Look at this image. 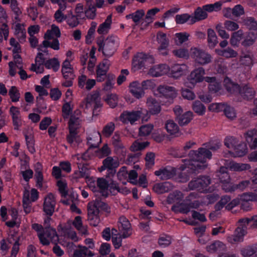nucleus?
Wrapping results in <instances>:
<instances>
[{
  "label": "nucleus",
  "mask_w": 257,
  "mask_h": 257,
  "mask_svg": "<svg viewBox=\"0 0 257 257\" xmlns=\"http://www.w3.org/2000/svg\"><path fill=\"white\" fill-rule=\"evenodd\" d=\"M118 228L122 238L129 237L132 234V228L129 220L124 216L119 218Z\"/></svg>",
  "instance_id": "nucleus-17"
},
{
  "label": "nucleus",
  "mask_w": 257,
  "mask_h": 257,
  "mask_svg": "<svg viewBox=\"0 0 257 257\" xmlns=\"http://www.w3.org/2000/svg\"><path fill=\"white\" fill-rule=\"evenodd\" d=\"M95 84V79H88L86 75H82L78 78V86L81 88H85L87 90H90Z\"/></svg>",
  "instance_id": "nucleus-24"
},
{
  "label": "nucleus",
  "mask_w": 257,
  "mask_h": 257,
  "mask_svg": "<svg viewBox=\"0 0 257 257\" xmlns=\"http://www.w3.org/2000/svg\"><path fill=\"white\" fill-rule=\"evenodd\" d=\"M88 186L94 192L98 193L96 195L101 196L104 198L108 196V184L107 181L104 178H99L96 182H90Z\"/></svg>",
  "instance_id": "nucleus-10"
},
{
  "label": "nucleus",
  "mask_w": 257,
  "mask_h": 257,
  "mask_svg": "<svg viewBox=\"0 0 257 257\" xmlns=\"http://www.w3.org/2000/svg\"><path fill=\"white\" fill-rule=\"evenodd\" d=\"M189 34L185 33H178L175 34V43L177 45H181L188 40Z\"/></svg>",
  "instance_id": "nucleus-58"
},
{
  "label": "nucleus",
  "mask_w": 257,
  "mask_h": 257,
  "mask_svg": "<svg viewBox=\"0 0 257 257\" xmlns=\"http://www.w3.org/2000/svg\"><path fill=\"white\" fill-rule=\"evenodd\" d=\"M243 32L242 30H239L232 33L230 38V44L233 46H238L240 41L243 40Z\"/></svg>",
  "instance_id": "nucleus-45"
},
{
  "label": "nucleus",
  "mask_w": 257,
  "mask_h": 257,
  "mask_svg": "<svg viewBox=\"0 0 257 257\" xmlns=\"http://www.w3.org/2000/svg\"><path fill=\"white\" fill-rule=\"evenodd\" d=\"M78 164L79 170L76 171L74 174L73 177L75 179H79L81 178H87L88 177V170L87 169V164L81 162L77 163Z\"/></svg>",
  "instance_id": "nucleus-31"
},
{
  "label": "nucleus",
  "mask_w": 257,
  "mask_h": 257,
  "mask_svg": "<svg viewBox=\"0 0 257 257\" xmlns=\"http://www.w3.org/2000/svg\"><path fill=\"white\" fill-rule=\"evenodd\" d=\"M39 238L41 243L45 245L50 244L49 240L51 241H56L58 239V236L57 234L55 229L53 228H49L45 229L43 232H40L38 234Z\"/></svg>",
  "instance_id": "nucleus-15"
},
{
  "label": "nucleus",
  "mask_w": 257,
  "mask_h": 257,
  "mask_svg": "<svg viewBox=\"0 0 257 257\" xmlns=\"http://www.w3.org/2000/svg\"><path fill=\"white\" fill-rule=\"evenodd\" d=\"M226 183L227 182H226ZM250 184V182L249 180H243L240 182L238 184L228 185V186L226 184V192H232L237 190L243 191L249 186Z\"/></svg>",
  "instance_id": "nucleus-33"
},
{
  "label": "nucleus",
  "mask_w": 257,
  "mask_h": 257,
  "mask_svg": "<svg viewBox=\"0 0 257 257\" xmlns=\"http://www.w3.org/2000/svg\"><path fill=\"white\" fill-rule=\"evenodd\" d=\"M80 119L78 116L71 115L68 122L69 130H76L80 127Z\"/></svg>",
  "instance_id": "nucleus-56"
},
{
  "label": "nucleus",
  "mask_w": 257,
  "mask_h": 257,
  "mask_svg": "<svg viewBox=\"0 0 257 257\" xmlns=\"http://www.w3.org/2000/svg\"><path fill=\"white\" fill-rule=\"evenodd\" d=\"M240 201H247L249 202L256 201L257 193L253 192H246L240 196Z\"/></svg>",
  "instance_id": "nucleus-57"
},
{
  "label": "nucleus",
  "mask_w": 257,
  "mask_h": 257,
  "mask_svg": "<svg viewBox=\"0 0 257 257\" xmlns=\"http://www.w3.org/2000/svg\"><path fill=\"white\" fill-rule=\"evenodd\" d=\"M24 136L28 150L31 154H34L36 152V149L33 134L31 132L24 133Z\"/></svg>",
  "instance_id": "nucleus-38"
},
{
  "label": "nucleus",
  "mask_w": 257,
  "mask_h": 257,
  "mask_svg": "<svg viewBox=\"0 0 257 257\" xmlns=\"http://www.w3.org/2000/svg\"><path fill=\"white\" fill-rule=\"evenodd\" d=\"M149 144V143L148 142L142 143L137 140L133 143L130 147V150L133 152L140 151L145 149Z\"/></svg>",
  "instance_id": "nucleus-60"
},
{
  "label": "nucleus",
  "mask_w": 257,
  "mask_h": 257,
  "mask_svg": "<svg viewBox=\"0 0 257 257\" xmlns=\"http://www.w3.org/2000/svg\"><path fill=\"white\" fill-rule=\"evenodd\" d=\"M153 63L154 59L153 56L147 55L144 53H138L134 56L132 66L135 70L141 69L144 67L146 63L148 61Z\"/></svg>",
  "instance_id": "nucleus-14"
},
{
  "label": "nucleus",
  "mask_w": 257,
  "mask_h": 257,
  "mask_svg": "<svg viewBox=\"0 0 257 257\" xmlns=\"http://www.w3.org/2000/svg\"><path fill=\"white\" fill-rule=\"evenodd\" d=\"M61 72L64 78L74 79L75 77L73 68L68 60H65L63 62Z\"/></svg>",
  "instance_id": "nucleus-27"
},
{
  "label": "nucleus",
  "mask_w": 257,
  "mask_h": 257,
  "mask_svg": "<svg viewBox=\"0 0 257 257\" xmlns=\"http://www.w3.org/2000/svg\"><path fill=\"white\" fill-rule=\"evenodd\" d=\"M173 188V185L169 182L157 183L153 187V190L158 194H163L168 192Z\"/></svg>",
  "instance_id": "nucleus-34"
},
{
  "label": "nucleus",
  "mask_w": 257,
  "mask_h": 257,
  "mask_svg": "<svg viewBox=\"0 0 257 257\" xmlns=\"http://www.w3.org/2000/svg\"><path fill=\"white\" fill-rule=\"evenodd\" d=\"M156 40L159 45L157 48L158 53L163 56L168 55L169 54V39L167 38L166 34L159 31L156 35Z\"/></svg>",
  "instance_id": "nucleus-11"
},
{
  "label": "nucleus",
  "mask_w": 257,
  "mask_h": 257,
  "mask_svg": "<svg viewBox=\"0 0 257 257\" xmlns=\"http://www.w3.org/2000/svg\"><path fill=\"white\" fill-rule=\"evenodd\" d=\"M226 91L235 95H239L243 99L249 100L252 99L255 96V91L253 88L248 84L241 86L231 81V79L226 75Z\"/></svg>",
  "instance_id": "nucleus-2"
},
{
  "label": "nucleus",
  "mask_w": 257,
  "mask_h": 257,
  "mask_svg": "<svg viewBox=\"0 0 257 257\" xmlns=\"http://www.w3.org/2000/svg\"><path fill=\"white\" fill-rule=\"evenodd\" d=\"M81 106L84 109H87L93 106V115L97 116L102 106L99 94L97 93L88 94L82 102Z\"/></svg>",
  "instance_id": "nucleus-7"
},
{
  "label": "nucleus",
  "mask_w": 257,
  "mask_h": 257,
  "mask_svg": "<svg viewBox=\"0 0 257 257\" xmlns=\"http://www.w3.org/2000/svg\"><path fill=\"white\" fill-rule=\"evenodd\" d=\"M257 38V32L248 31L243 33V41L241 45L244 47L251 46L253 44Z\"/></svg>",
  "instance_id": "nucleus-29"
},
{
  "label": "nucleus",
  "mask_w": 257,
  "mask_h": 257,
  "mask_svg": "<svg viewBox=\"0 0 257 257\" xmlns=\"http://www.w3.org/2000/svg\"><path fill=\"white\" fill-rule=\"evenodd\" d=\"M158 91L166 98H173L176 96L175 88L167 85H160L157 88Z\"/></svg>",
  "instance_id": "nucleus-26"
},
{
  "label": "nucleus",
  "mask_w": 257,
  "mask_h": 257,
  "mask_svg": "<svg viewBox=\"0 0 257 257\" xmlns=\"http://www.w3.org/2000/svg\"><path fill=\"white\" fill-rule=\"evenodd\" d=\"M11 8L12 11L15 14V19L18 22L20 21L19 16L22 14V12L20 8L19 7V4L17 0H11Z\"/></svg>",
  "instance_id": "nucleus-59"
},
{
  "label": "nucleus",
  "mask_w": 257,
  "mask_h": 257,
  "mask_svg": "<svg viewBox=\"0 0 257 257\" xmlns=\"http://www.w3.org/2000/svg\"><path fill=\"white\" fill-rule=\"evenodd\" d=\"M160 12V9L157 8H155L148 11L147 14L145 18V22L148 24H150L153 22V17L158 12Z\"/></svg>",
  "instance_id": "nucleus-63"
},
{
  "label": "nucleus",
  "mask_w": 257,
  "mask_h": 257,
  "mask_svg": "<svg viewBox=\"0 0 257 257\" xmlns=\"http://www.w3.org/2000/svg\"><path fill=\"white\" fill-rule=\"evenodd\" d=\"M72 224L81 234H85L87 233L86 228L82 225L81 217L79 216L75 217Z\"/></svg>",
  "instance_id": "nucleus-53"
},
{
  "label": "nucleus",
  "mask_w": 257,
  "mask_h": 257,
  "mask_svg": "<svg viewBox=\"0 0 257 257\" xmlns=\"http://www.w3.org/2000/svg\"><path fill=\"white\" fill-rule=\"evenodd\" d=\"M59 9L55 12L54 18L56 21L58 23H61L67 19V16L63 13V12L66 9V5L64 4H60Z\"/></svg>",
  "instance_id": "nucleus-48"
},
{
  "label": "nucleus",
  "mask_w": 257,
  "mask_h": 257,
  "mask_svg": "<svg viewBox=\"0 0 257 257\" xmlns=\"http://www.w3.org/2000/svg\"><path fill=\"white\" fill-rule=\"evenodd\" d=\"M9 95L12 102H17L20 101L21 94L17 87L15 86H12L9 89Z\"/></svg>",
  "instance_id": "nucleus-52"
},
{
  "label": "nucleus",
  "mask_w": 257,
  "mask_h": 257,
  "mask_svg": "<svg viewBox=\"0 0 257 257\" xmlns=\"http://www.w3.org/2000/svg\"><path fill=\"white\" fill-rule=\"evenodd\" d=\"M190 52L191 58L199 65H204L211 62V55L202 49L193 47L191 48Z\"/></svg>",
  "instance_id": "nucleus-9"
},
{
  "label": "nucleus",
  "mask_w": 257,
  "mask_h": 257,
  "mask_svg": "<svg viewBox=\"0 0 257 257\" xmlns=\"http://www.w3.org/2000/svg\"><path fill=\"white\" fill-rule=\"evenodd\" d=\"M222 4L221 2H217L213 4H208L202 7H197L194 12V16L191 19V23L194 24L206 19L208 17L207 12L211 13L220 11Z\"/></svg>",
  "instance_id": "nucleus-5"
},
{
  "label": "nucleus",
  "mask_w": 257,
  "mask_h": 257,
  "mask_svg": "<svg viewBox=\"0 0 257 257\" xmlns=\"http://www.w3.org/2000/svg\"><path fill=\"white\" fill-rule=\"evenodd\" d=\"M192 109L199 115H202L205 113L206 107L199 100H196L192 104Z\"/></svg>",
  "instance_id": "nucleus-55"
},
{
  "label": "nucleus",
  "mask_w": 257,
  "mask_h": 257,
  "mask_svg": "<svg viewBox=\"0 0 257 257\" xmlns=\"http://www.w3.org/2000/svg\"><path fill=\"white\" fill-rule=\"evenodd\" d=\"M57 186L58 187V190L61 195L62 197H65L67 195L68 190L67 185L65 181L64 180H59L57 182Z\"/></svg>",
  "instance_id": "nucleus-62"
},
{
  "label": "nucleus",
  "mask_w": 257,
  "mask_h": 257,
  "mask_svg": "<svg viewBox=\"0 0 257 257\" xmlns=\"http://www.w3.org/2000/svg\"><path fill=\"white\" fill-rule=\"evenodd\" d=\"M211 179L209 176H201L191 181L188 184L190 190H197L200 192L207 193L209 191L208 186L211 184Z\"/></svg>",
  "instance_id": "nucleus-8"
},
{
  "label": "nucleus",
  "mask_w": 257,
  "mask_h": 257,
  "mask_svg": "<svg viewBox=\"0 0 257 257\" xmlns=\"http://www.w3.org/2000/svg\"><path fill=\"white\" fill-rule=\"evenodd\" d=\"M60 36L61 33L59 28L57 26L53 25L51 30L47 31L44 38L46 39L51 40L54 38V37H56L57 38L60 37Z\"/></svg>",
  "instance_id": "nucleus-44"
},
{
  "label": "nucleus",
  "mask_w": 257,
  "mask_h": 257,
  "mask_svg": "<svg viewBox=\"0 0 257 257\" xmlns=\"http://www.w3.org/2000/svg\"><path fill=\"white\" fill-rule=\"evenodd\" d=\"M175 170L172 167L163 168L155 172V175L159 176L162 180L169 179L175 175Z\"/></svg>",
  "instance_id": "nucleus-23"
},
{
  "label": "nucleus",
  "mask_w": 257,
  "mask_h": 257,
  "mask_svg": "<svg viewBox=\"0 0 257 257\" xmlns=\"http://www.w3.org/2000/svg\"><path fill=\"white\" fill-rule=\"evenodd\" d=\"M251 222H252L251 224L252 226L257 227V215L253 216L250 218L240 219L238 221V226L234 232L233 241L230 240L229 237L228 238V241L231 243L242 241L243 238L246 233L247 226L250 224Z\"/></svg>",
  "instance_id": "nucleus-4"
},
{
  "label": "nucleus",
  "mask_w": 257,
  "mask_h": 257,
  "mask_svg": "<svg viewBox=\"0 0 257 257\" xmlns=\"http://www.w3.org/2000/svg\"><path fill=\"white\" fill-rule=\"evenodd\" d=\"M206 249L211 253L216 252L219 254V257H221V254L223 253L225 249V244L220 241H214L210 245L206 246Z\"/></svg>",
  "instance_id": "nucleus-25"
},
{
  "label": "nucleus",
  "mask_w": 257,
  "mask_h": 257,
  "mask_svg": "<svg viewBox=\"0 0 257 257\" xmlns=\"http://www.w3.org/2000/svg\"><path fill=\"white\" fill-rule=\"evenodd\" d=\"M244 137L251 149H255L257 148V130L256 128L247 130L244 134Z\"/></svg>",
  "instance_id": "nucleus-20"
},
{
  "label": "nucleus",
  "mask_w": 257,
  "mask_h": 257,
  "mask_svg": "<svg viewBox=\"0 0 257 257\" xmlns=\"http://www.w3.org/2000/svg\"><path fill=\"white\" fill-rule=\"evenodd\" d=\"M187 70V66L184 64H176L172 66L171 68V73L174 78H178L184 74Z\"/></svg>",
  "instance_id": "nucleus-30"
},
{
  "label": "nucleus",
  "mask_w": 257,
  "mask_h": 257,
  "mask_svg": "<svg viewBox=\"0 0 257 257\" xmlns=\"http://www.w3.org/2000/svg\"><path fill=\"white\" fill-rule=\"evenodd\" d=\"M14 35L20 43L23 44L26 41V31L23 24L17 23L16 25Z\"/></svg>",
  "instance_id": "nucleus-28"
},
{
  "label": "nucleus",
  "mask_w": 257,
  "mask_h": 257,
  "mask_svg": "<svg viewBox=\"0 0 257 257\" xmlns=\"http://www.w3.org/2000/svg\"><path fill=\"white\" fill-rule=\"evenodd\" d=\"M87 212L88 220L90 222V224L96 226L99 222V211L95 201L88 203Z\"/></svg>",
  "instance_id": "nucleus-13"
},
{
  "label": "nucleus",
  "mask_w": 257,
  "mask_h": 257,
  "mask_svg": "<svg viewBox=\"0 0 257 257\" xmlns=\"http://www.w3.org/2000/svg\"><path fill=\"white\" fill-rule=\"evenodd\" d=\"M102 163L103 165L101 166V168L103 170L105 169L112 170L119 166L118 162L111 157H107L103 161Z\"/></svg>",
  "instance_id": "nucleus-36"
},
{
  "label": "nucleus",
  "mask_w": 257,
  "mask_h": 257,
  "mask_svg": "<svg viewBox=\"0 0 257 257\" xmlns=\"http://www.w3.org/2000/svg\"><path fill=\"white\" fill-rule=\"evenodd\" d=\"M169 67L166 64H159L154 66L149 70V73L153 76L158 77L167 74Z\"/></svg>",
  "instance_id": "nucleus-22"
},
{
  "label": "nucleus",
  "mask_w": 257,
  "mask_h": 257,
  "mask_svg": "<svg viewBox=\"0 0 257 257\" xmlns=\"http://www.w3.org/2000/svg\"><path fill=\"white\" fill-rule=\"evenodd\" d=\"M9 35V27L7 22H0V42L3 41V38L7 40Z\"/></svg>",
  "instance_id": "nucleus-49"
},
{
  "label": "nucleus",
  "mask_w": 257,
  "mask_h": 257,
  "mask_svg": "<svg viewBox=\"0 0 257 257\" xmlns=\"http://www.w3.org/2000/svg\"><path fill=\"white\" fill-rule=\"evenodd\" d=\"M193 112L188 111L178 117L177 119L180 125L183 126L188 124L193 119Z\"/></svg>",
  "instance_id": "nucleus-41"
},
{
  "label": "nucleus",
  "mask_w": 257,
  "mask_h": 257,
  "mask_svg": "<svg viewBox=\"0 0 257 257\" xmlns=\"http://www.w3.org/2000/svg\"><path fill=\"white\" fill-rule=\"evenodd\" d=\"M148 110L143 109L144 113H146V115L142 117L143 121H147L150 117L149 113L152 115L157 114L161 111V107L160 103L156 99L150 97L148 98L146 102Z\"/></svg>",
  "instance_id": "nucleus-12"
},
{
  "label": "nucleus",
  "mask_w": 257,
  "mask_h": 257,
  "mask_svg": "<svg viewBox=\"0 0 257 257\" xmlns=\"http://www.w3.org/2000/svg\"><path fill=\"white\" fill-rule=\"evenodd\" d=\"M236 139L235 138L226 137V147L232 149L227 153L226 152V157L228 155L233 157H242L247 153L248 148L245 143L241 142L236 145Z\"/></svg>",
  "instance_id": "nucleus-6"
},
{
  "label": "nucleus",
  "mask_w": 257,
  "mask_h": 257,
  "mask_svg": "<svg viewBox=\"0 0 257 257\" xmlns=\"http://www.w3.org/2000/svg\"><path fill=\"white\" fill-rule=\"evenodd\" d=\"M172 237L166 234H161L158 238V243L162 247L169 246L172 243Z\"/></svg>",
  "instance_id": "nucleus-47"
},
{
  "label": "nucleus",
  "mask_w": 257,
  "mask_h": 257,
  "mask_svg": "<svg viewBox=\"0 0 257 257\" xmlns=\"http://www.w3.org/2000/svg\"><path fill=\"white\" fill-rule=\"evenodd\" d=\"M144 114L143 109L138 111H124L120 115L119 119L122 122L127 123L130 122L132 124L139 119L142 114Z\"/></svg>",
  "instance_id": "nucleus-18"
},
{
  "label": "nucleus",
  "mask_w": 257,
  "mask_h": 257,
  "mask_svg": "<svg viewBox=\"0 0 257 257\" xmlns=\"http://www.w3.org/2000/svg\"><path fill=\"white\" fill-rule=\"evenodd\" d=\"M97 24L95 22H92L90 24V27L89 29L87 35L85 36V41L87 44L91 43L94 39V35Z\"/></svg>",
  "instance_id": "nucleus-50"
},
{
  "label": "nucleus",
  "mask_w": 257,
  "mask_h": 257,
  "mask_svg": "<svg viewBox=\"0 0 257 257\" xmlns=\"http://www.w3.org/2000/svg\"><path fill=\"white\" fill-rule=\"evenodd\" d=\"M145 12L143 9H140L135 12L125 16L126 19H132L136 25H138L141 20L145 16Z\"/></svg>",
  "instance_id": "nucleus-40"
},
{
  "label": "nucleus",
  "mask_w": 257,
  "mask_h": 257,
  "mask_svg": "<svg viewBox=\"0 0 257 257\" xmlns=\"http://www.w3.org/2000/svg\"><path fill=\"white\" fill-rule=\"evenodd\" d=\"M44 66L48 69H52L54 72H57L60 68V63L58 59L53 58L46 60Z\"/></svg>",
  "instance_id": "nucleus-46"
},
{
  "label": "nucleus",
  "mask_w": 257,
  "mask_h": 257,
  "mask_svg": "<svg viewBox=\"0 0 257 257\" xmlns=\"http://www.w3.org/2000/svg\"><path fill=\"white\" fill-rule=\"evenodd\" d=\"M183 198L184 196L183 193L180 191L176 190L169 194L166 201L167 203L171 204L181 201Z\"/></svg>",
  "instance_id": "nucleus-39"
},
{
  "label": "nucleus",
  "mask_w": 257,
  "mask_h": 257,
  "mask_svg": "<svg viewBox=\"0 0 257 257\" xmlns=\"http://www.w3.org/2000/svg\"><path fill=\"white\" fill-rule=\"evenodd\" d=\"M111 18V15H108L105 21L98 26L97 32L99 34L106 35L108 33L112 24Z\"/></svg>",
  "instance_id": "nucleus-35"
},
{
  "label": "nucleus",
  "mask_w": 257,
  "mask_h": 257,
  "mask_svg": "<svg viewBox=\"0 0 257 257\" xmlns=\"http://www.w3.org/2000/svg\"><path fill=\"white\" fill-rule=\"evenodd\" d=\"M101 142V136L99 134H95L87 138V143L89 148H97Z\"/></svg>",
  "instance_id": "nucleus-54"
},
{
  "label": "nucleus",
  "mask_w": 257,
  "mask_h": 257,
  "mask_svg": "<svg viewBox=\"0 0 257 257\" xmlns=\"http://www.w3.org/2000/svg\"><path fill=\"white\" fill-rule=\"evenodd\" d=\"M207 42L208 47L211 49L214 48L218 43L217 36L212 29L207 30Z\"/></svg>",
  "instance_id": "nucleus-42"
},
{
  "label": "nucleus",
  "mask_w": 257,
  "mask_h": 257,
  "mask_svg": "<svg viewBox=\"0 0 257 257\" xmlns=\"http://www.w3.org/2000/svg\"><path fill=\"white\" fill-rule=\"evenodd\" d=\"M30 194L28 192H26L24 194L23 199V206L24 210L26 214L30 213L32 210V203L30 200Z\"/></svg>",
  "instance_id": "nucleus-51"
},
{
  "label": "nucleus",
  "mask_w": 257,
  "mask_h": 257,
  "mask_svg": "<svg viewBox=\"0 0 257 257\" xmlns=\"http://www.w3.org/2000/svg\"><path fill=\"white\" fill-rule=\"evenodd\" d=\"M130 91L137 98H141L144 95V91L138 81H134L130 84Z\"/></svg>",
  "instance_id": "nucleus-32"
},
{
  "label": "nucleus",
  "mask_w": 257,
  "mask_h": 257,
  "mask_svg": "<svg viewBox=\"0 0 257 257\" xmlns=\"http://www.w3.org/2000/svg\"><path fill=\"white\" fill-rule=\"evenodd\" d=\"M239 63L241 65L251 67L252 65V59L248 54H243L240 56Z\"/></svg>",
  "instance_id": "nucleus-61"
},
{
  "label": "nucleus",
  "mask_w": 257,
  "mask_h": 257,
  "mask_svg": "<svg viewBox=\"0 0 257 257\" xmlns=\"http://www.w3.org/2000/svg\"><path fill=\"white\" fill-rule=\"evenodd\" d=\"M109 66L110 62L107 59H104L96 66V77L98 82H102L105 80Z\"/></svg>",
  "instance_id": "nucleus-19"
},
{
  "label": "nucleus",
  "mask_w": 257,
  "mask_h": 257,
  "mask_svg": "<svg viewBox=\"0 0 257 257\" xmlns=\"http://www.w3.org/2000/svg\"><path fill=\"white\" fill-rule=\"evenodd\" d=\"M56 198L52 193H49L44 198L43 210L47 215L52 216L54 212Z\"/></svg>",
  "instance_id": "nucleus-16"
},
{
  "label": "nucleus",
  "mask_w": 257,
  "mask_h": 257,
  "mask_svg": "<svg viewBox=\"0 0 257 257\" xmlns=\"http://www.w3.org/2000/svg\"><path fill=\"white\" fill-rule=\"evenodd\" d=\"M87 255L91 257L94 256V253L85 246H80L73 253L74 257H86Z\"/></svg>",
  "instance_id": "nucleus-43"
},
{
  "label": "nucleus",
  "mask_w": 257,
  "mask_h": 257,
  "mask_svg": "<svg viewBox=\"0 0 257 257\" xmlns=\"http://www.w3.org/2000/svg\"><path fill=\"white\" fill-rule=\"evenodd\" d=\"M245 24L248 28L249 31L257 32V22L254 18L249 17L245 21Z\"/></svg>",
  "instance_id": "nucleus-64"
},
{
  "label": "nucleus",
  "mask_w": 257,
  "mask_h": 257,
  "mask_svg": "<svg viewBox=\"0 0 257 257\" xmlns=\"http://www.w3.org/2000/svg\"><path fill=\"white\" fill-rule=\"evenodd\" d=\"M165 128L170 135L178 136L179 134V127L178 124L172 120H168L165 123Z\"/></svg>",
  "instance_id": "nucleus-37"
},
{
  "label": "nucleus",
  "mask_w": 257,
  "mask_h": 257,
  "mask_svg": "<svg viewBox=\"0 0 257 257\" xmlns=\"http://www.w3.org/2000/svg\"><path fill=\"white\" fill-rule=\"evenodd\" d=\"M96 44L99 52H102L106 57H111L115 52L118 46L117 38L113 36L108 37L104 39L102 36L97 38Z\"/></svg>",
  "instance_id": "nucleus-3"
},
{
  "label": "nucleus",
  "mask_w": 257,
  "mask_h": 257,
  "mask_svg": "<svg viewBox=\"0 0 257 257\" xmlns=\"http://www.w3.org/2000/svg\"><path fill=\"white\" fill-rule=\"evenodd\" d=\"M205 70L202 67H199L192 71L188 77V80L192 84L202 82L204 80Z\"/></svg>",
  "instance_id": "nucleus-21"
},
{
  "label": "nucleus",
  "mask_w": 257,
  "mask_h": 257,
  "mask_svg": "<svg viewBox=\"0 0 257 257\" xmlns=\"http://www.w3.org/2000/svg\"><path fill=\"white\" fill-rule=\"evenodd\" d=\"M189 155L191 159L185 160L184 164L181 166V169L183 170L188 168L193 172L205 169L207 166L206 163V159H211L212 154L208 149L200 148L198 151H191Z\"/></svg>",
  "instance_id": "nucleus-1"
}]
</instances>
